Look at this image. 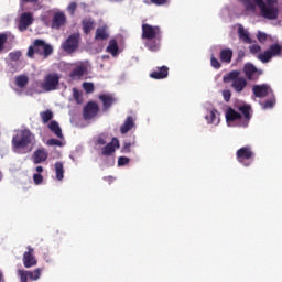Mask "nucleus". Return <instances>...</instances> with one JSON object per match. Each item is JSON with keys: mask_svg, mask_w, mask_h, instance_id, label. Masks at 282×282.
Listing matches in <instances>:
<instances>
[{"mask_svg": "<svg viewBox=\"0 0 282 282\" xmlns=\"http://www.w3.org/2000/svg\"><path fill=\"white\" fill-rule=\"evenodd\" d=\"M133 127H135V121L133 120V117L129 116L124 120L123 124L120 127V133L124 135V133H129V131H131Z\"/></svg>", "mask_w": 282, "mask_h": 282, "instance_id": "5701e85b", "label": "nucleus"}, {"mask_svg": "<svg viewBox=\"0 0 282 282\" xmlns=\"http://www.w3.org/2000/svg\"><path fill=\"white\" fill-rule=\"evenodd\" d=\"M130 160L127 156H119L118 158V166H127L129 164Z\"/></svg>", "mask_w": 282, "mask_h": 282, "instance_id": "79ce46f5", "label": "nucleus"}, {"mask_svg": "<svg viewBox=\"0 0 282 282\" xmlns=\"http://www.w3.org/2000/svg\"><path fill=\"white\" fill-rule=\"evenodd\" d=\"M238 36L241 41H243V43H252V39H250V34L248 33V31H246V29H243V26H240L238 29Z\"/></svg>", "mask_w": 282, "mask_h": 282, "instance_id": "7c9ffc66", "label": "nucleus"}, {"mask_svg": "<svg viewBox=\"0 0 282 282\" xmlns=\"http://www.w3.org/2000/svg\"><path fill=\"white\" fill-rule=\"evenodd\" d=\"M6 43H8V33H0V53L6 50Z\"/></svg>", "mask_w": 282, "mask_h": 282, "instance_id": "c9c22d12", "label": "nucleus"}, {"mask_svg": "<svg viewBox=\"0 0 282 282\" xmlns=\"http://www.w3.org/2000/svg\"><path fill=\"white\" fill-rule=\"evenodd\" d=\"M118 51H119L118 41L110 40L106 48V52H108V54H111V56H118Z\"/></svg>", "mask_w": 282, "mask_h": 282, "instance_id": "c85d7f7f", "label": "nucleus"}, {"mask_svg": "<svg viewBox=\"0 0 282 282\" xmlns=\"http://www.w3.org/2000/svg\"><path fill=\"white\" fill-rule=\"evenodd\" d=\"M245 6L246 10H254L259 8L260 15L268 21H276L279 19V7H268L263 0H239Z\"/></svg>", "mask_w": 282, "mask_h": 282, "instance_id": "f03ea898", "label": "nucleus"}, {"mask_svg": "<svg viewBox=\"0 0 282 282\" xmlns=\"http://www.w3.org/2000/svg\"><path fill=\"white\" fill-rule=\"evenodd\" d=\"M249 52L251 54H259V52H261V46L259 44H253L249 46Z\"/></svg>", "mask_w": 282, "mask_h": 282, "instance_id": "37998d69", "label": "nucleus"}, {"mask_svg": "<svg viewBox=\"0 0 282 282\" xmlns=\"http://www.w3.org/2000/svg\"><path fill=\"white\" fill-rule=\"evenodd\" d=\"M242 73L247 78L246 80H250L251 83H257L263 76V69L257 68L252 63H246Z\"/></svg>", "mask_w": 282, "mask_h": 282, "instance_id": "0eeeda50", "label": "nucleus"}, {"mask_svg": "<svg viewBox=\"0 0 282 282\" xmlns=\"http://www.w3.org/2000/svg\"><path fill=\"white\" fill-rule=\"evenodd\" d=\"M3 180V173L0 171V182Z\"/></svg>", "mask_w": 282, "mask_h": 282, "instance_id": "4d7b16f0", "label": "nucleus"}, {"mask_svg": "<svg viewBox=\"0 0 282 282\" xmlns=\"http://www.w3.org/2000/svg\"><path fill=\"white\" fill-rule=\"evenodd\" d=\"M246 56V52L243 50L238 51V61H241Z\"/></svg>", "mask_w": 282, "mask_h": 282, "instance_id": "603ef678", "label": "nucleus"}, {"mask_svg": "<svg viewBox=\"0 0 282 282\" xmlns=\"http://www.w3.org/2000/svg\"><path fill=\"white\" fill-rule=\"evenodd\" d=\"M205 118H206L208 124H215V122H218L217 110L213 109L212 111H209V113Z\"/></svg>", "mask_w": 282, "mask_h": 282, "instance_id": "72a5a7b5", "label": "nucleus"}, {"mask_svg": "<svg viewBox=\"0 0 282 282\" xmlns=\"http://www.w3.org/2000/svg\"><path fill=\"white\" fill-rule=\"evenodd\" d=\"M35 171H36L37 174L43 173V166H41V165H40V166H36V167H35Z\"/></svg>", "mask_w": 282, "mask_h": 282, "instance_id": "6e6d98bb", "label": "nucleus"}, {"mask_svg": "<svg viewBox=\"0 0 282 282\" xmlns=\"http://www.w3.org/2000/svg\"><path fill=\"white\" fill-rule=\"evenodd\" d=\"M73 98L77 105H83V94H80L78 88H73Z\"/></svg>", "mask_w": 282, "mask_h": 282, "instance_id": "f704fd0d", "label": "nucleus"}, {"mask_svg": "<svg viewBox=\"0 0 282 282\" xmlns=\"http://www.w3.org/2000/svg\"><path fill=\"white\" fill-rule=\"evenodd\" d=\"M79 43H80V34L73 33L62 44V50H64V52H66L67 54H74V52L78 50Z\"/></svg>", "mask_w": 282, "mask_h": 282, "instance_id": "1a4fd4ad", "label": "nucleus"}, {"mask_svg": "<svg viewBox=\"0 0 282 282\" xmlns=\"http://www.w3.org/2000/svg\"><path fill=\"white\" fill-rule=\"evenodd\" d=\"M167 77H169L167 66L158 67L156 70H153L150 74V78H153L154 80H163V78H167Z\"/></svg>", "mask_w": 282, "mask_h": 282, "instance_id": "412c9836", "label": "nucleus"}, {"mask_svg": "<svg viewBox=\"0 0 282 282\" xmlns=\"http://www.w3.org/2000/svg\"><path fill=\"white\" fill-rule=\"evenodd\" d=\"M97 143H98V144H101V145H105V144H107V141H105V139H102V138H99V139L97 140Z\"/></svg>", "mask_w": 282, "mask_h": 282, "instance_id": "5fc2aeb1", "label": "nucleus"}, {"mask_svg": "<svg viewBox=\"0 0 282 282\" xmlns=\"http://www.w3.org/2000/svg\"><path fill=\"white\" fill-rule=\"evenodd\" d=\"M35 137L29 129L21 130L20 133L14 135L11 141L13 153L18 155H25L31 153L34 145Z\"/></svg>", "mask_w": 282, "mask_h": 282, "instance_id": "f257e3e1", "label": "nucleus"}, {"mask_svg": "<svg viewBox=\"0 0 282 282\" xmlns=\"http://www.w3.org/2000/svg\"><path fill=\"white\" fill-rule=\"evenodd\" d=\"M274 105H276V99H268L264 104H263V109H272V107H274Z\"/></svg>", "mask_w": 282, "mask_h": 282, "instance_id": "ea45409f", "label": "nucleus"}, {"mask_svg": "<svg viewBox=\"0 0 282 282\" xmlns=\"http://www.w3.org/2000/svg\"><path fill=\"white\" fill-rule=\"evenodd\" d=\"M48 129L56 135V138H59V140H64L65 137L63 135V130L61 129V126L58 124V121H51L48 123Z\"/></svg>", "mask_w": 282, "mask_h": 282, "instance_id": "b1692460", "label": "nucleus"}, {"mask_svg": "<svg viewBox=\"0 0 282 282\" xmlns=\"http://www.w3.org/2000/svg\"><path fill=\"white\" fill-rule=\"evenodd\" d=\"M3 281V274L0 273V282Z\"/></svg>", "mask_w": 282, "mask_h": 282, "instance_id": "13d9d810", "label": "nucleus"}, {"mask_svg": "<svg viewBox=\"0 0 282 282\" xmlns=\"http://www.w3.org/2000/svg\"><path fill=\"white\" fill-rule=\"evenodd\" d=\"M33 182L36 186H39L40 184H43V175L41 174H34L33 175Z\"/></svg>", "mask_w": 282, "mask_h": 282, "instance_id": "a18cd8bd", "label": "nucleus"}, {"mask_svg": "<svg viewBox=\"0 0 282 282\" xmlns=\"http://www.w3.org/2000/svg\"><path fill=\"white\" fill-rule=\"evenodd\" d=\"M29 78L25 75H20L18 77H15V85L17 87H20V89H23V87L28 86L29 83Z\"/></svg>", "mask_w": 282, "mask_h": 282, "instance_id": "2f4dec72", "label": "nucleus"}, {"mask_svg": "<svg viewBox=\"0 0 282 282\" xmlns=\"http://www.w3.org/2000/svg\"><path fill=\"white\" fill-rule=\"evenodd\" d=\"M265 6L268 7H276V3H279L278 0H265Z\"/></svg>", "mask_w": 282, "mask_h": 282, "instance_id": "3c124183", "label": "nucleus"}, {"mask_svg": "<svg viewBox=\"0 0 282 282\" xmlns=\"http://www.w3.org/2000/svg\"><path fill=\"white\" fill-rule=\"evenodd\" d=\"M53 53L54 47H52V45L41 39H36L33 41V45L29 46L26 56L28 58H34V55L39 54V56H43V58H48Z\"/></svg>", "mask_w": 282, "mask_h": 282, "instance_id": "20e7f679", "label": "nucleus"}, {"mask_svg": "<svg viewBox=\"0 0 282 282\" xmlns=\"http://www.w3.org/2000/svg\"><path fill=\"white\" fill-rule=\"evenodd\" d=\"M32 23H34V17L32 15V12H24L20 15L18 30L20 32H25V30H28Z\"/></svg>", "mask_w": 282, "mask_h": 282, "instance_id": "4468645a", "label": "nucleus"}, {"mask_svg": "<svg viewBox=\"0 0 282 282\" xmlns=\"http://www.w3.org/2000/svg\"><path fill=\"white\" fill-rule=\"evenodd\" d=\"M42 272H43V269H41V268H37L34 271L19 269L18 276L20 279V282H28V280L29 281H39L41 279Z\"/></svg>", "mask_w": 282, "mask_h": 282, "instance_id": "9d476101", "label": "nucleus"}, {"mask_svg": "<svg viewBox=\"0 0 282 282\" xmlns=\"http://www.w3.org/2000/svg\"><path fill=\"white\" fill-rule=\"evenodd\" d=\"M47 158H50V154L43 148L35 150L33 153L34 164H43V162L47 161Z\"/></svg>", "mask_w": 282, "mask_h": 282, "instance_id": "aec40b11", "label": "nucleus"}, {"mask_svg": "<svg viewBox=\"0 0 282 282\" xmlns=\"http://www.w3.org/2000/svg\"><path fill=\"white\" fill-rule=\"evenodd\" d=\"M98 98L102 102L104 111H109L118 102V99L111 94H101Z\"/></svg>", "mask_w": 282, "mask_h": 282, "instance_id": "f3484780", "label": "nucleus"}, {"mask_svg": "<svg viewBox=\"0 0 282 282\" xmlns=\"http://www.w3.org/2000/svg\"><path fill=\"white\" fill-rule=\"evenodd\" d=\"M58 75H54V74H50L46 76L42 88L44 91H54V89H56V87H58Z\"/></svg>", "mask_w": 282, "mask_h": 282, "instance_id": "dca6fc26", "label": "nucleus"}, {"mask_svg": "<svg viewBox=\"0 0 282 282\" xmlns=\"http://www.w3.org/2000/svg\"><path fill=\"white\" fill-rule=\"evenodd\" d=\"M111 1H115L116 3H118V2H120V1H122V0H111Z\"/></svg>", "mask_w": 282, "mask_h": 282, "instance_id": "bf43d9fd", "label": "nucleus"}, {"mask_svg": "<svg viewBox=\"0 0 282 282\" xmlns=\"http://www.w3.org/2000/svg\"><path fill=\"white\" fill-rule=\"evenodd\" d=\"M237 160L243 166H250L254 160V152L250 145L242 147L236 152Z\"/></svg>", "mask_w": 282, "mask_h": 282, "instance_id": "423d86ee", "label": "nucleus"}, {"mask_svg": "<svg viewBox=\"0 0 282 282\" xmlns=\"http://www.w3.org/2000/svg\"><path fill=\"white\" fill-rule=\"evenodd\" d=\"M159 36H162V31L160 30V26H153L147 23L142 24V39L149 41L150 39H158Z\"/></svg>", "mask_w": 282, "mask_h": 282, "instance_id": "9b49d317", "label": "nucleus"}, {"mask_svg": "<svg viewBox=\"0 0 282 282\" xmlns=\"http://www.w3.org/2000/svg\"><path fill=\"white\" fill-rule=\"evenodd\" d=\"M99 109L100 108L96 101H88L83 111L84 120H91V118H96Z\"/></svg>", "mask_w": 282, "mask_h": 282, "instance_id": "ddd939ff", "label": "nucleus"}, {"mask_svg": "<svg viewBox=\"0 0 282 282\" xmlns=\"http://www.w3.org/2000/svg\"><path fill=\"white\" fill-rule=\"evenodd\" d=\"M76 8H78V4H76V2H72L68 6V12H70V14H74V12H76Z\"/></svg>", "mask_w": 282, "mask_h": 282, "instance_id": "8fccbe9b", "label": "nucleus"}, {"mask_svg": "<svg viewBox=\"0 0 282 282\" xmlns=\"http://www.w3.org/2000/svg\"><path fill=\"white\" fill-rule=\"evenodd\" d=\"M82 25H83L84 34H90L91 30H94V25H96V23L91 19H84L82 21Z\"/></svg>", "mask_w": 282, "mask_h": 282, "instance_id": "cd10ccee", "label": "nucleus"}, {"mask_svg": "<svg viewBox=\"0 0 282 282\" xmlns=\"http://www.w3.org/2000/svg\"><path fill=\"white\" fill-rule=\"evenodd\" d=\"M220 61L221 63H232V50L224 48L220 51Z\"/></svg>", "mask_w": 282, "mask_h": 282, "instance_id": "393cba45", "label": "nucleus"}, {"mask_svg": "<svg viewBox=\"0 0 282 282\" xmlns=\"http://www.w3.org/2000/svg\"><path fill=\"white\" fill-rule=\"evenodd\" d=\"M46 144L48 147H63L64 145L63 141H61L58 139H48Z\"/></svg>", "mask_w": 282, "mask_h": 282, "instance_id": "58836bf2", "label": "nucleus"}, {"mask_svg": "<svg viewBox=\"0 0 282 282\" xmlns=\"http://www.w3.org/2000/svg\"><path fill=\"white\" fill-rule=\"evenodd\" d=\"M252 91L256 98H265L270 94L271 89L270 86H268V84H262L253 85Z\"/></svg>", "mask_w": 282, "mask_h": 282, "instance_id": "a211bd4d", "label": "nucleus"}, {"mask_svg": "<svg viewBox=\"0 0 282 282\" xmlns=\"http://www.w3.org/2000/svg\"><path fill=\"white\" fill-rule=\"evenodd\" d=\"M22 55L23 54L21 53V51L11 52L9 53V58L10 61H13L14 63H17V61H19Z\"/></svg>", "mask_w": 282, "mask_h": 282, "instance_id": "4c0bfd02", "label": "nucleus"}, {"mask_svg": "<svg viewBox=\"0 0 282 282\" xmlns=\"http://www.w3.org/2000/svg\"><path fill=\"white\" fill-rule=\"evenodd\" d=\"M54 166H55L56 180L58 182L63 181V177H65V167L63 165V162L58 161L54 164Z\"/></svg>", "mask_w": 282, "mask_h": 282, "instance_id": "bb28decb", "label": "nucleus"}, {"mask_svg": "<svg viewBox=\"0 0 282 282\" xmlns=\"http://www.w3.org/2000/svg\"><path fill=\"white\" fill-rule=\"evenodd\" d=\"M122 153H131V143H124V145L121 149Z\"/></svg>", "mask_w": 282, "mask_h": 282, "instance_id": "09e8293b", "label": "nucleus"}, {"mask_svg": "<svg viewBox=\"0 0 282 282\" xmlns=\"http://www.w3.org/2000/svg\"><path fill=\"white\" fill-rule=\"evenodd\" d=\"M282 55V46L279 43L272 44L269 46L267 51L258 55L259 61L261 63H270L274 56Z\"/></svg>", "mask_w": 282, "mask_h": 282, "instance_id": "6e6552de", "label": "nucleus"}, {"mask_svg": "<svg viewBox=\"0 0 282 282\" xmlns=\"http://www.w3.org/2000/svg\"><path fill=\"white\" fill-rule=\"evenodd\" d=\"M257 39L259 43H265V41H268V34H265L264 32L258 31Z\"/></svg>", "mask_w": 282, "mask_h": 282, "instance_id": "a19ab883", "label": "nucleus"}, {"mask_svg": "<svg viewBox=\"0 0 282 282\" xmlns=\"http://www.w3.org/2000/svg\"><path fill=\"white\" fill-rule=\"evenodd\" d=\"M210 63H212V67H214V69H219L221 67L219 59L215 58V56H213V55L210 58Z\"/></svg>", "mask_w": 282, "mask_h": 282, "instance_id": "c03bdc74", "label": "nucleus"}, {"mask_svg": "<svg viewBox=\"0 0 282 282\" xmlns=\"http://www.w3.org/2000/svg\"><path fill=\"white\" fill-rule=\"evenodd\" d=\"M161 41H162V36L147 40L145 47L150 52H158V50H160V46H161Z\"/></svg>", "mask_w": 282, "mask_h": 282, "instance_id": "4be33fe9", "label": "nucleus"}, {"mask_svg": "<svg viewBox=\"0 0 282 282\" xmlns=\"http://www.w3.org/2000/svg\"><path fill=\"white\" fill-rule=\"evenodd\" d=\"M85 72H87V67L79 65L77 67H75L72 72H70V77L73 79L76 78H83V76H85Z\"/></svg>", "mask_w": 282, "mask_h": 282, "instance_id": "a878e982", "label": "nucleus"}, {"mask_svg": "<svg viewBox=\"0 0 282 282\" xmlns=\"http://www.w3.org/2000/svg\"><path fill=\"white\" fill-rule=\"evenodd\" d=\"M238 111H240V113L232 108H228L225 113L227 122H238V127H248V124H250V119L252 118V115L250 113L252 107L242 105L239 106Z\"/></svg>", "mask_w": 282, "mask_h": 282, "instance_id": "7ed1b4c3", "label": "nucleus"}, {"mask_svg": "<svg viewBox=\"0 0 282 282\" xmlns=\"http://www.w3.org/2000/svg\"><path fill=\"white\" fill-rule=\"evenodd\" d=\"M150 2L153 3L154 6H164L169 3V0H150Z\"/></svg>", "mask_w": 282, "mask_h": 282, "instance_id": "de8ad7c7", "label": "nucleus"}, {"mask_svg": "<svg viewBox=\"0 0 282 282\" xmlns=\"http://www.w3.org/2000/svg\"><path fill=\"white\" fill-rule=\"evenodd\" d=\"M40 117L42 118V122L47 124L54 118V112L52 110L42 111L40 112Z\"/></svg>", "mask_w": 282, "mask_h": 282, "instance_id": "473e14b6", "label": "nucleus"}, {"mask_svg": "<svg viewBox=\"0 0 282 282\" xmlns=\"http://www.w3.org/2000/svg\"><path fill=\"white\" fill-rule=\"evenodd\" d=\"M66 24H67V15H65V12L56 11L52 18L51 28L53 30H61V28H64V25Z\"/></svg>", "mask_w": 282, "mask_h": 282, "instance_id": "f8f14e48", "label": "nucleus"}, {"mask_svg": "<svg viewBox=\"0 0 282 282\" xmlns=\"http://www.w3.org/2000/svg\"><path fill=\"white\" fill-rule=\"evenodd\" d=\"M116 149H120V141L118 138H112L110 143H107L102 149L101 153L102 155H111L112 153H116Z\"/></svg>", "mask_w": 282, "mask_h": 282, "instance_id": "6ab92c4d", "label": "nucleus"}, {"mask_svg": "<svg viewBox=\"0 0 282 282\" xmlns=\"http://www.w3.org/2000/svg\"><path fill=\"white\" fill-rule=\"evenodd\" d=\"M109 39V33H107V29L98 28L95 34V41H107Z\"/></svg>", "mask_w": 282, "mask_h": 282, "instance_id": "c756f323", "label": "nucleus"}, {"mask_svg": "<svg viewBox=\"0 0 282 282\" xmlns=\"http://www.w3.org/2000/svg\"><path fill=\"white\" fill-rule=\"evenodd\" d=\"M83 88L86 91V94H94V83L85 82L83 83Z\"/></svg>", "mask_w": 282, "mask_h": 282, "instance_id": "e433bc0d", "label": "nucleus"}, {"mask_svg": "<svg viewBox=\"0 0 282 282\" xmlns=\"http://www.w3.org/2000/svg\"><path fill=\"white\" fill-rule=\"evenodd\" d=\"M22 3H39V0H21Z\"/></svg>", "mask_w": 282, "mask_h": 282, "instance_id": "864d4df0", "label": "nucleus"}, {"mask_svg": "<svg viewBox=\"0 0 282 282\" xmlns=\"http://www.w3.org/2000/svg\"><path fill=\"white\" fill-rule=\"evenodd\" d=\"M26 250L23 253V265L24 268H34L39 261L36 260V257H34V248H31L30 246L26 247Z\"/></svg>", "mask_w": 282, "mask_h": 282, "instance_id": "2eb2a0df", "label": "nucleus"}, {"mask_svg": "<svg viewBox=\"0 0 282 282\" xmlns=\"http://www.w3.org/2000/svg\"><path fill=\"white\" fill-rule=\"evenodd\" d=\"M241 72L231 70L228 73L227 77H224V80L231 82V87L236 94H241L246 87H248V79L246 77H240Z\"/></svg>", "mask_w": 282, "mask_h": 282, "instance_id": "39448f33", "label": "nucleus"}, {"mask_svg": "<svg viewBox=\"0 0 282 282\" xmlns=\"http://www.w3.org/2000/svg\"><path fill=\"white\" fill-rule=\"evenodd\" d=\"M231 96H232V93H230V90L226 89L223 91V98L225 102H230Z\"/></svg>", "mask_w": 282, "mask_h": 282, "instance_id": "49530a36", "label": "nucleus"}]
</instances>
